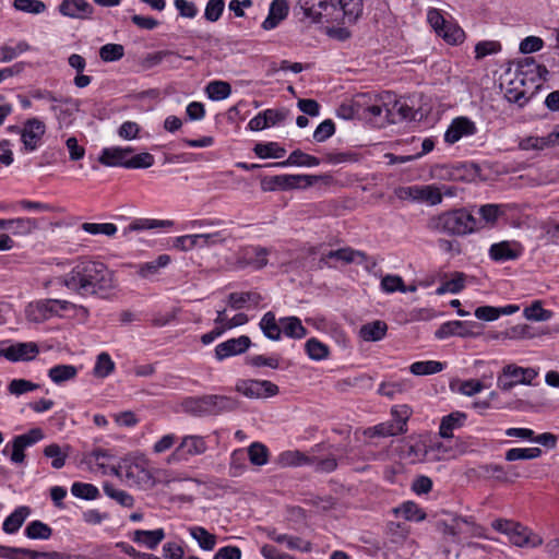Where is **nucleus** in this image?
Returning <instances> with one entry per match:
<instances>
[{
    "label": "nucleus",
    "mask_w": 559,
    "mask_h": 559,
    "mask_svg": "<svg viewBox=\"0 0 559 559\" xmlns=\"http://www.w3.org/2000/svg\"><path fill=\"white\" fill-rule=\"evenodd\" d=\"M58 281L80 296H103L115 287L114 273L107 265L90 259L80 260Z\"/></svg>",
    "instance_id": "nucleus-1"
},
{
    "label": "nucleus",
    "mask_w": 559,
    "mask_h": 559,
    "mask_svg": "<svg viewBox=\"0 0 559 559\" xmlns=\"http://www.w3.org/2000/svg\"><path fill=\"white\" fill-rule=\"evenodd\" d=\"M427 227L451 236H465L478 230V221L466 210L456 209L429 218Z\"/></svg>",
    "instance_id": "nucleus-2"
},
{
    "label": "nucleus",
    "mask_w": 559,
    "mask_h": 559,
    "mask_svg": "<svg viewBox=\"0 0 559 559\" xmlns=\"http://www.w3.org/2000/svg\"><path fill=\"white\" fill-rule=\"evenodd\" d=\"M491 526L495 531L507 535L510 543L516 547L535 548L543 544V538L538 534L520 522L497 519L492 521Z\"/></svg>",
    "instance_id": "nucleus-3"
},
{
    "label": "nucleus",
    "mask_w": 559,
    "mask_h": 559,
    "mask_svg": "<svg viewBox=\"0 0 559 559\" xmlns=\"http://www.w3.org/2000/svg\"><path fill=\"white\" fill-rule=\"evenodd\" d=\"M81 310L87 314V309L60 299H41L31 302L26 308V316L33 322H43L52 317H63L71 310Z\"/></svg>",
    "instance_id": "nucleus-4"
},
{
    "label": "nucleus",
    "mask_w": 559,
    "mask_h": 559,
    "mask_svg": "<svg viewBox=\"0 0 559 559\" xmlns=\"http://www.w3.org/2000/svg\"><path fill=\"white\" fill-rule=\"evenodd\" d=\"M444 518H439L436 521L435 527L442 535L440 549L444 555V558L449 559V556L451 554L449 544L460 543L461 535H463L464 533L463 522H465V518L450 513H444Z\"/></svg>",
    "instance_id": "nucleus-5"
},
{
    "label": "nucleus",
    "mask_w": 559,
    "mask_h": 559,
    "mask_svg": "<svg viewBox=\"0 0 559 559\" xmlns=\"http://www.w3.org/2000/svg\"><path fill=\"white\" fill-rule=\"evenodd\" d=\"M427 21L438 36L450 45L462 44L465 39L464 31L454 22L448 21L438 9H430Z\"/></svg>",
    "instance_id": "nucleus-6"
},
{
    "label": "nucleus",
    "mask_w": 559,
    "mask_h": 559,
    "mask_svg": "<svg viewBox=\"0 0 559 559\" xmlns=\"http://www.w3.org/2000/svg\"><path fill=\"white\" fill-rule=\"evenodd\" d=\"M322 3L324 16L334 17L343 13L344 22L355 23L364 10L362 0H324Z\"/></svg>",
    "instance_id": "nucleus-7"
},
{
    "label": "nucleus",
    "mask_w": 559,
    "mask_h": 559,
    "mask_svg": "<svg viewBox=\"0 0 559 559\" xmlns=\"http://www.w3.org/2000/svg\"><path fill=\"white\" fill-rule=\"evenodd\" d=\"M236 391L249 399H261L276 395L278 386L267 380H239Z\"/></svg>",
    "instance_id": "nucleus-8"
},
{
    "label": "nucleus",
    "mask_w": 559,
    "mask_h": 559,
    "mask_svg": "<svg viewBox=\"0 0 559 559\" xmlns=\"http://www.w3.org/2000/svg\"><path fill=\"white\" fill-rule=\"evenodd\" d=\"M44 439V432L40 428H33L26 433L19 435L11 442L10 460L14 464H22L25 460V449L34 445Z\"/></svg>",
    "instance_id": "nucleus-9"
},
{
    "label": "nucleus",
    "mask_w": 559,
    "mask_h": 559,
    "mask_svg": "<svg viewBox=\"0 0 559 559\" xmlns=\"http://www.w3.org/2000/svg\"><path fill=\"white\" fill-rule=\"evenodd\" d=\"M400 198L412 199L414 201L426 202L430 205H437L442 202V192L435 185L411 186L401 190Z\"/></svg>",
    "instance_id": "nucleus-10"
},
{
    "label": "nucleus",
    "mask_w": 559,
    "mask_h": 559,
    "mask_svg": "<svg viewBox=\"0 0 559 559\" xmlns=\"http://www.w3.org/2000/svg\"><path fill=\"white\" fill-rule=\"evenodd\" d=\"M479 324L476 321H449L442 323L435 332V336L443 340L450 336L469 337L479 334Z\"/></svg>",
    "instance_id": "nucleus-11"
},
{
    "label": "nucleus",
    "mask_w": 559,
    "mask_h": 559,
    "mask_svg": "<svg viewBox=\"0 0 559 559\" xmlns=\"http://www.w3.org/2000/svg\"><path fill=\"white\" fill-rule=\"evenodd\" d=\"M45 131L46 127L41 120L37 118L28 119L21 132L24 150L27 152L35 151L39 146Z\"/></svg>",
    "instance_id": "nucleus-12"
},
{
    "label": "nucleus",
    "mask_w": 559,
    "mask_h": 559,
    "mask_svg": "<svg viewBox=\"0 0 559 559\" xmlns=\"http://www.w3.org/2000/svg\"><path fill=\"white\" fill-rule=\"evenodd\" d=\"M477 131L475 123L466 117H457L452 120L444 133V141L454 144L463 136L473 135Z\"/></svg>",
    "instance_id": "nucleus-13"
},
{
    "label": "nucleus",
    "mask_w": 559,
    "mask_h": 559,
    "mask_svg": "<svg viewBox=\"0 0 559 559\" xmlns=\"http://www.w3.org/2000/svg\"><path fill=\"white\" fill-rule=\"evenodd\" d=\"M251 346V340L247 335L229 338L215 347V357L223 360L230 356L240 355Z\"/></svg>",
    "instance_id": "nucleus-14"
},
{
    "label": "nucleus",
    "mask_w": 559,
    "mask_h": 559,
    "mask_svg": "<svg viewBox=\"0 0 559 559\" xmlns=\"http://www.w3.org/2000/svg\"><path fill=\"white\" fill-rule=\"evenodd\" d=\"M207 447L204 439L200 436H187L176 448L173 455L187 460L189 456L200 455L206 451Z\"/></svg>",
    "instance_id": "nucleus-15"
},
{
    "label": "nucleus",
    "mask_w": 559,
    "mask_h": 559,
    "mask_svg": "<svg viewBox=\"0 0 559 559\" xmlns=\"http://www.w3.org/2000/svg\"><path fill=\"white\" fill-rule=\"evenodd\" d=\"M267 254L269 250L263 247L247 248L241 252L238 264L241 267L252 266L255 270H260L267 264Z\"/></svg>",
    "instance_id": "nucleus-16"
},
{
    "label": "nucleus",
    "mask_w": 559,
    "mask_h": 559,
    "mask_svg": "<svg viewBox=\"0 0 559 559\" xmlns=\"http://www.w3.org/2000/svg\"><path fill=\"white\" fill-rule=\"evenodd\" d=\"M132 152L133 148L131 147H107L103 150L98 160L105 166L127 168L129 156Z\"/></svg>",
    "instance_id": "nucleus-17"
},
{
    "label": "nucleus",
    "mask_w": 559,
    "mask_h": 559,
    "mask_svg": "<svg viewBox=\"0 0 559 559\" xmlns=\"http://www.w3.org/2000/svg\"><path fill=\"white\" fill-rule=\"evenodd\" d=\"M127 477L143 489H151L157 483L154 471L143 464L131 465L127 471Z\"/></svg>",
    "instance_id": "nucleus-18"
},
{
    "label": "nucleus",
    "mask_w": 559,
    "mask_h": 559,
    "mask_svg": "<svg viewBox=\"0 0 559 559\" xmlns=\"http://www.w3.org/2000/svg\"><path fill=\"white\" fill-rule=\"evenodd\" d=\"M521 254V248L518 243H511L509 241H501L498 243H493L489 249V257L493 261H508L515 260Z\"/></svg>",
    "instance_id": "nucleus-19"
},
{
    "label": "nucleus",
    "mask_w": 559,
    "mask_h": 559,
    "mask_svg": "<svg viewBox=\"0 0 559 559\" xmlns=\"http://www.w3.org/2000/svg\"><path fill=\"white\" fill-rule=\"evenodd\" d=\"M288 14V5L285 0H273L269 14L262 23V27L266 31L275 28Z\"/></svg>",
    "instance_id": "nucleus-20"
},
{
    "label": "nucleus",
    "mask_w": 559,
    "mask_h": 559,
    "mask_svg": "<svg viewBox=\"0 0 559 559\" xmlns=\"http://www.w3.org/2000/svg\"><path fill=\"white\" fill-rule=\"evenodd\" d=\"M210 395L191 396L182 401V408L193 416H211Z\"/></svg>",
    "instance_id": "nucleus-21"
},
{
    "label": "nucleus",
    "mask_w": 559,
    "mask_h": 559,
    "mask_svg": "<svg viewBox=\"0 0 559 559\" xmlns=\"http://www.w3.org/2000/svg\"><path fill=\"white\" fill-rule=\"evenodd\" d=\"M39 353L36 343H17L8 347V360H32Z\"/></svg>",
    "instance_id": "nucleus-22"
},
{
    "label": "nucleus",
    "mask_w": 559,
    "mask_h": 559,
    "mask_svg": "<svg viewBox=\"0 0 559 559\" xmlns=\"http://www.w3.org/2000/svg\"><path fill=\"white\" fill-rule=\"evenodd\" d=\"M332 259L343 261L344 263H361L367 260V254L362 251L354 250L352 248H341L337 250H331L323 254L321 258V260L325 262Z\"/></svg>",
    "instance_id": "nucleus-23"
},
{
    "label": "nucleus",
    "mask_w": 559,
    "mask_h": 559,
    "mask_svg": "<svg viewBox=\"0 0 559 559\" xmlns=\"http://www.w3.org/2000/svg\"><path fill=\"white\" fill-rule=\"evenodd\" d=\"M259 326L266 338L271 341H280L282 338V324L273 311H267L263 314Z\"/></svg>",
    "instance_id": "nucleus-24"
},
{
    "label": "nucleus",
    "mask_w": 559,
    "mask_h": 559,
    "mask_svg": "<svg viewBox=\"0 0 559 559\" xmlns=\"http://www.w3.org/2000/svg\"><path fill=\"white\" fill-rule=\"evenodd\" d=\"M538 372L534 368H523L514 364H509L503 367V376L511 377L519 384H532V381L537 377Z\"/></svg>",
    "instance_id": "nucleus-25"
},
{
    "label": "nucleus",
    "mask_w": 559,
    "mask_h": 559,
    "mask_svg": "<svg viewBox=\"0 0 559 559\" xmlns=\"http://www.w3.org/2000/svg\"><path fill=\"white\" fill-rule=\"evenodd\" d=\"M39 229V221L32 217L10 218L9 231L13 236H28Z\"/></svg>",
    "instance_id": "nucleus-26"
},
{
    "label": "nucleus",
    "mask_w": 559,
    "mask_h": 559,
    "mask_svg": "<svg viewBox=\"0 0 559 559\" xmlns=\"http://www.w3.org/2000/svg\"><path fill=\"white\" fill-rule=\"evenodd\" d=\"M320 164V159L316 156L309 155L307 153H304L300 150L293 151L288 158L284 162L280 163H271L267 164V167H278V166H288V165H295V166H307V167H313L318 166Z\"/></svg>",
    "instance_id": "nucleus-27"
},
{
    "label": "nucleus",
    "mask_w": 559,
    "mask_h": 559,
    "mask_svg": "<svg viewBox=\"0 0 559 559\" xmlns=\"http://www.w3.org/2000/svg\"><path fill=\"white\" fill-rule=\"evenodd\" d=\"M282 190H290L297 188H308L313 186L321 179L316 175H281Z\"/></svg>",
    "instance_id": "nucleus-28"
},
{
    "label": "nucleus",
    "mask_w": 559,
    "mask_h": 559,
    "mask_svg": "<svg viewBox=\"0 0 559 559\" xmlns=\"http://www.w3.org/2000/svg\"><path fill=\"white\" fill-rule=\"evenodd\" d=\"M466 415L461 412H453L444 416L439 427V433L444 439L453 437V430L463 426Z\"/></svg>",
    "instance_id": "nucleus-29"
},
{
    "label": "nucleus",
    "mask_w": 559,
    "mask_h": 559,
    "mask_svg": "<svg viewBox=\"0 0 559 559\" xmlns=\"http://www.w3.org/2000/svg\"><path fill=\"white\" fill-rule=\"evenodd\" d=\"M282 324V334L287 337L300 340L307 335V329L297 317H284L280 319Z\"/></svg>",
    "instance_id": "nucleus-30"
},
{
    "label": "nucleus",
    "mask_w": 559,
    "mask_h": 559,
    "mask_svg": "<svg viewBox=\"0 0 559 559\" xmlns=\"http://www.w3.org/2000/svg\"><path fill=\"white\" fill-rule=\"evenodd\" d=\"M386 331V323L380 320H376L373 322L364 324L359 330V335L364 341L377 342L385 336Z\"/></svg>",
    "instance_id": "nucleus-31"
},
{
    "label": "nucleus",
    "mask_w": 559,
    "mask_h": 559,
    "mask_svg": "<svg viewBox=\"0 0 559 559\" xmlns=\"http://www.w3.org/2000/svg\"><path fill=\"white\" fill-rule=\"evenodd\" d=\"M170 261V255L160 254L153 261L140 264L136 273L142 278H151L156 275L160 269L166 267Z\"/></svg>",
    "instance_id": "nucleus-32"
},
{
    "label": "nucleus",
    "mask_w": 559,
    "mask_h": 559,
    "mask_svg": "<svg viewBox=\"0 0 559 559\" xmlns=\"http://www.w3.org/2000/svg\"><path fill=\"white\" fill-rule=\"evenodd\" d=\"M211 416L238 408L239 402L226 395L210 394Z\"/></svg>",
    "instance_id": "nucleus-33"
},
{
    "label": "nucleus",
    "mask_w": 559,
    "mask_h": 559,
    "mask_svg": "<svg viewBox=\"0 0 559 559\" xmlns=\"http://www.w3.org/2000/svg\"><path fill=\"white\" fill-rule=\"evenodd\" d=\"M278 463L284 467H288L310 465L314 464V461L311 455H307L304 452L294 450L281 453L278 456Z\"/></svg>",
    "instance_id": "nucleus-34"
},
{
    "label": "nucleus",
    "mask_w": 559,
    "mask_h": 559,
    "mask_svg": "<svg viewBox=\"0 0 559 559\" xmlns=\"http://www.w3.org/2000/svg\"><path fill=\"white\" fill-rule=\"evenodd\" d=\"M174 225L173 221H160V219H151V218H138L133 221L128 227L123 229V235L128 236L131 231H140L144 229H155V228H165L171 227Z\"/></svg>",
    "instance_id": "nucleus-35"
},
{
    "label": "nucleus",
    "mask_w": 559,
    "mask_h": 559,
    "mask_svg": "<svg viewBox=\"0 0 559 559\" xmlns=\"http://www.w3.org/2000/svg\"><path fill=\"white\" fill-rule=\"evenodd\" d=\"M27 507H19L15 509L3 522V531L8 534H13L19 531L23 525L26 518L29 515Z\"/></svg>",
    "instance_id": "nucleus-36"
},
{
    "label": "nucleus",
    "mask_w": 559,
    "mask_h": 559,
    "mask_svg": "<svg viewBox=\"0 0 559 559\" xmlns=\"http://www.w3.org/2000/svg\"><path fill=\"white\" fill-rule=\"evenodd\" d=\"M164 538L165 532L163 528H157L154 531L138 530L134 532L133 540L144 544L150 549H155Z\"/></svg>",
    "instance_id": "nucleus-37"
},
{
    "label": "nucleus",
    "mask_w": 559,
    "mask_h": 559,
    "mask_svg": "<svg viewBox=\"0 0 559 559\" xmlns=\"http://www.w3.org/2000/svg\"><path fill=\"white\" fill-rule=\"evenodd\" d=\"M78 374V368L72 365H57L48 370V377L56 384L72 380Z\"/></svg>",
    "instance_id": "nucleus-38"
},
{
    "label": "nucleus",
    "mask_w": 559,
    "mask_h": 559,
    "mask_svg": "<svg viewBox=\"0 0 559 559\" xmlns=\"http://www.w3.org/2000/svg\"><path fill=\"white\" fill-rule=\"evenodd\" d=\"M189 533L203 550H213L216 545V536L202 526H192Z\"/></svg>",
    "instance_id": "nucleus-39"
},
{
    "label": "nucleus",
    "mask_w": 559,
    "mask_h": 559,
    "mask_svg": "<svg viewBox=\"0 0 559 559\" xmlns=\"http://www.w3.org/2000/svg\"><path fill=\"white\" fill-rule=\"evenodd\" d=\"M401 433H404L401 430V427H397L392 420L381 423L379 425L368 428L365 431V435L370 438H372V437H382V438L394 437V436H399Z\"/></svg>",
    "instance_id": "nucleus-40"
},
{
    "label": "nucleus",
    "mask_w": 559,
    "mask_h": 559,
    "mask_svg": "<svg viewBox=\"0 0 559 559\" xmlns=\"http://www.w3.org/2000/svg\"><path fill=\"white\" fill-rule=\"evenodd\" d=\"M26 537L31 539H49L52 535V528L46 523L35 520L27 524L24 531Z\"/></svg>",
    "instance_id": "nucleus-41"
},
{
    "label": "nucleus",
    "mask_w": 559,
    "mask_h": 559,
    "mask_svg": "<svg viewBox=\"0 0 559 559\" xmlns=\"http://www.w3.org/2000/svg\"><path fill=\"white\" fill-rule=\"evenodd\" d=\"M297 3L304 11L305 16L313 22H320L324 16L322 7V3H325L324 0H297Z\"/></svg>",
    "instance_id": "nucleus-42"
},
{
    "label": "nucleus",
    "mask_w": 559,
    "mask_h": 559,
    "mask_svg": "<svg viewBox=\"0 0 559 559\" xmlns=\"http://www.w3.org/2000/svg\"><path fill=\"white\" fill-rule=\"evenodd\" d=\"M206 94L212 100H223L231 94V86L225 81H212L206 85Z\"/></svg>",
    "instance_id": "nucleus-43"
},
{
    "label": "nucleus",
    "mask_w": 559,
    "mask_h": 559,
    "mask_svg": "<svg viewBox=\"0 0 559 559\" xmlns=\"http://www.w3.org/2000/svg\"><path fill=\"white\" fill-rule=\"evenodd\" d=\"M502 45L498 40H480L475 45L474 52L477 61L501 51Z\"/></svg>",
    "instance_id": "nucleus-44"
},
{
    "label": "nucleus",
    "mask_w": 559,
    "mask_h": 559,
    "mask_svg": "<svg viewBox=\"0 0 559 559\" xmlns=\"http://www.w3.org/2000/svg\"><path fill=\"white\" fill-rule=\"evenodd\" d=\"M104 492L120 506L126 508H132L134 504V498L124 490L115 488L111 484L105 483L103 486Z\"/></svg>",
    "instance_id": "nucleus-45"
},
{
    "label": "nucleus",
    "mask_w": 559,
    "mask_h": 559,
    "mask_svg": "<svg viewBox=\"0 0 559 559\" xmlns=\"http://www.w3.org/2000/svg\"><path fill=\"white\" fill-rule=\"evenodd\" d=\"M539 448H513L506 452V460L513 462L518 460H534L542 455Z\"/></svg>",
    "instance_id": "nucleus-46"
},
{
    "label": "nucleus",
    "mask_w": 559,
    "mask_h": 559,
    "mask_svg": "<svg viewBox=\"0 0 559 559\" xmlns=\"http://www.w3.org/2000/svg\"><path fill=\"white\" fill-rule=\"evenodd\" d=\"M307 355L312 360H322L329 356V347L316 337L309 338L305 344Z\"/></svg>",
    "instance_id": "nucleus-47"
},
{
    "label": "nucleus",
    "mask_w": 559,
    "mask_h": 559,
    "mask_svg": "<svg viewBox=\"0 0 559 559\" xmlns=\"http://www.w3.org/2000/svg\"><path fill=\"white\" fill-rule=\"evenodd\" d=\"M395 512L407 521L420 522L426 518V513L413 501L404 502L401 507L395 509Z\"/></svg>",
    "instance_id": "nucleus-48"
},
{
    "label": "nucleus",
    "mask_w": 559,
    "mask_h": 559,
    "mask_svg": "<svg viewBox=\"0 0 559 559\" xmlns=\"http://www.w3.org/2000/svg\"><path fill=\"white\" fill-rule=\"evenodd\" d=\"M442 369L443 365L435 360L416 361L409 367V371L415 376L435 374L440 372Z\"/></svg>",
    "instance_id": "nucleus-49"
},
{
    "label": "nucleus",
    "mask_w": 559,
    "mask_h": 559,
    "mask_svg": "<svg viewBox=\"0 0 559 559\" xmlns=\"http://www.w3.org/2000/svg\"><path fill=\"white\" fill-rule=\"evenodd\" d=\"M253 151L261 158H282L286 153L284 147L274 142L259 143L254 146Z\"/></svg>",
    "instance_id": "nucleus-50"
},
{
    "label": "nucleus",
    "mask_w": 559,
    "mask_h": 559,
    "mask_svg": "<svg viewBox=\"0 0 559 559\" xmlns=\"http://www.w3.org/2000/svg\"><path fill=\"white\" fill-rule=\"evenodd\" d=\"M246 454L253 465L262 466L269 461V450L260 442H253Z\"/></svg>",
    "instance_id": "nucleus-51"
},
{
    "label": "nucleus",
    "mask_w": 559,
    "mask_h": 559,
    "mask_svg": "<svg viewBox=\"0 0 559 559\" xmlns=\"http://www.w3.org/2000/svg\"><path fill=\"white\" fill-rule=\"evenodd\" d=\"M44 455L46 457L52 459L51 466L56 469H59L64 466L68 452L63 451L59 444L51 443L45 447Z\"/></svg>",
    "instance_id": "nucleus-52"
},
{
    "label": "nucleus",
    "mask_w": 559,
    "mask_h": 559,
    "mask_svg": "<svg viewBox=\"0 0 559 559\" xmlns=\"http://www.w3.org/2000/svg\"><path fill=\"white\" fill-rule=\"evenodd\" d=\"M115 370V362L107 353L97 356L93 373L97 378H106Z\"/></svg>",
    "instance_id": "nucleus-53"
},
{
    "label": "nucleus",
    "mask_w": 559,
    "mask_h": 559,
    "mask_svg": "<svg viewBox=\"0 0 559 559\" xmlns=\"http://www.w3.org/2000/svg\"><path fill=\"white\" fill-rule=\"evenodd\" d=\"M199 241L201 248H209L213 246L224 245L228 238H230L229 234H226L225 230H217L213 233H202L198 234Z\"/></svg>",
    "instance_id": "nucleus-54"
},
{
    "label": "nucleus",
    "mask_w": 559,
    "mask_h": 559,
    "mask_svg": "<svg viewBox=\"0 0 559 559\" xmlns=\"http://www.w3.org/2000/svg\"><path fill=\"white\" fill-rule=\"evenodd\" d=\"M71 492L73 496L85 500H94L99 497V490L96 486L80 481L72 484Z\"/></svg>",
    "instance_id": "nucleus-55"
},
{
    "label": "nucleus",
    "mask_w": 559,
    "mask_h": 559,
    "mask_svg": "<svg viewBox=\"0 0 559 559\" xmlns=\"http://www.w3.org/2000/svg\"><path fill=\"white\" fill-rule=\"evenodd\" d=\"M374 98L376 96H372L369 93H360L353 97L352 100L356 108V115H358V119H368V109Z\"/></svg>",
    "instance_id": "nucleus-56"
},
{
    "label": "nucleus",
    "mask_w": 559,
    "mask_h": 559,
    "mask_svg": "<svg viewBox=\"0 0 559 559\" xmlns=\"http://www.w3.org/2000/svg\"><path fill=\"white\" fill-rule=\"evenodd\" d=\"M124 56V48L119 44H106L99 49V57L105 62L120 60Z\"/></svg>",
    "instance_id": "nucleus-57"
},
{
    "label": "nucleus",
    "mask_w": 559,
    "mask_h": 559,
    "mask_svg": "<svg viewBox=\"0 0 559 559\" xmlns=\"http://www.w3.org/2000/svg\"><path fill=\"white\" fill-rule=\"evenodd\" d=\"M524 316L528 320L548 321L552 317V312L544 309L542 307V302L536 300L530 307L524 309Z\"/></svg>",
    "instance_id": "nucleus-58"
},
{
    "label": "nucleus",
    "mask_w": 559,
    "mask_h": 559,
    "mask_svg": "<svg viewBox=\"0 0 559 559\" xmlns=\"http://www.w3.org/2000/svg\"><path fill=\"white\" fill-rule=\"evenodd\" d=\"M82 229L91 235L114 236L117 233V226L112 223H83Z\"/></svg>",
    "instance_id": "nucleus-59"
},
{
    "label": "nucleus",
    "mask_w": 559,
    "mask_h": 559,
    "mask_svg": "<svg viewBox=\"0 0 559 559\" xmlns=\"http://www.w3.org/2000/svg\"><path fill=\"white\" fill-rule=\"evenodd\" d=\"M478 214L485 223L493 225L504 214V210L502 205L485 204L479 207Z\"/></svg>",
    "instance_id": "nucleus-60"
},
{
    "label": "nucleus",
    "mask_w": 559,
    "mask_h": 559,
    "mask_svg": "<svg viewBox=\"0 0 559 559\" xmlns=\"http://www.w3.org/2000/svg\"><path fill=\"white\" fill-rule=\"evenodd\" d=\"M411 415H412V409L407 405L394 406L391 409V416H392L391 420L397 427H401V430L403 432H406V430H407V420L409 419Z\"/></svg>",
    "instance_id": "nucleus-61"
},
{
    "label": "nucleus",
    "mask_w": 559,
    "mask_h": 559,
    "mask_svg": "<svg viewBox=\"0 0 559 559\" xmlns=\"http://www.w3.org/2000/svg\"><path fill=\"white\" fill-rule=\"evenodd\" d=\"M38 388L39 384L34 383L29 380L13 379L8 385V391L12 395L20 396L24 393L37 390Z\"/></svg>",
    "instance_id": "nucleus-62"
},
{
    "label": "nucleus",
    "mask_w": 559,
    "mask_h": 559,
    "mask_svg": "<svg viewBox=\"0 0 559 559\" xmlns=\"http://www.w3.org/2000/svg\"><path fill=\"white\" fill-rule=\"evenodd\" d=\"M14 8L19 11L39 14L46 10V4L41 0H14Z\"/></svg>",
    "instance_id": "nucleus-63"
},
{
    "label": "nucleus",
    "mask_w": 559,
    "mask_h": 559,
    "mask_svg": "<svg viewBox=\"0 0 559 559\" xmlns=\"http://www.w3.org/2000/svg\"><path fill=\"white\" fill-rule=\"evenodd\" d=\"M247 454L245 450L238 449L231 453L229 471L231 476H239L246 467Z\"/></svg>",
    "instance_id": "nucleus-64"
}]
</instances>
